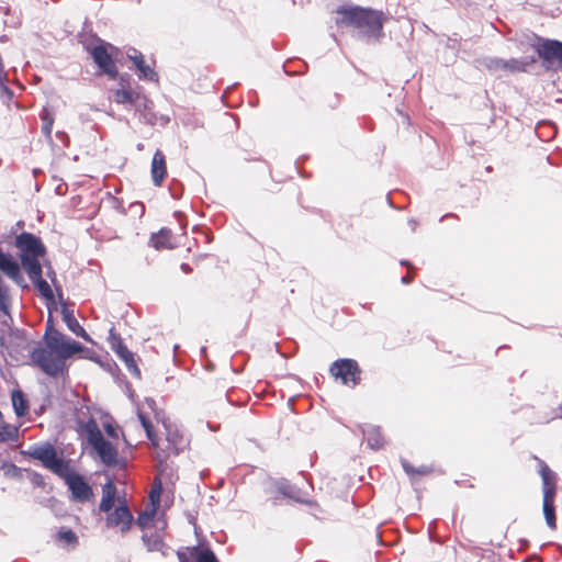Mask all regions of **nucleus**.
<instances>
[{
	"label": "nucleus",
	"instance_id": "1",
	"mask_svg": "<svg viewBox=\"0 0 562 562\" xmlns=\"http://www.w3.org/2000/svg\"><path fill=\"white\" fill-rule=\"evenodd\" d=\"M45 346H40L30 352L32 363L49 376L63 374L66 361L72 355L82 351V346L54 328L48 319L44 335Z\"/></svg>",
	"mask_w": 562,
	"mask_h": 562
},
{
	"label": "nucleus",
	"instance_id": "2",
	"mask_svg": "<svg viewBox=\"0 0 562 562\" xmlns=\"http://www.w3.org/2000/svg\"><path fill=\"white\" fill-rule=\"evenodd\" d=\"M336 25L355 27L366 35L381 36L384 23L382 11L359 5H341L336 9Z\"/></svg>",
	"mask_w": 562,
	"mask_h": 562
},
{
	"label": "nucleus",
	"instance_id": "3",
	"mask_svg": "<svg viewBox=\"0 0 562 562\" xmlns=\"http://www.w3.org/2000/svg\"><path fill=\"white\" fill-rule=\"evenodd\" d=\"M538 461V472L542 481V510L548 527L552 530L557 529L555 517V496L558 488V475L550 467L543 461L535 457Z\"/></svg>",
	"mask_w": 562,
	"mask_h": 562
},
{
	"label": "nucleus",
	"instance_id": "4",
	"mask_svg": "<svg viewBox=\"0 0 562 562\" xmlns=\"http://www.w3.org/2000/svg\"><path fill=\"white\" fill-rule=\"evenodd\" d=\"M79 431L86 435L88 443L93 448L105 465L113 467L117 463V449L110 441L104 439L95 419L90 418L81 423Z\"/></svg>",
	"mask_w": 562,
	"mask_h": 562
},
{
	"label": "nucleus",
	"instance_id": "5",
	"mask_svg": "<svg viewBox=\"0 0 562 562\" xmlns=\"http://www.w3.org/2000/svg\"><path fill=\"white\" fill-rule=\"evenodd\" d=\"M25 454L41 461L46 469L58 476L64 475L66 470H69V463L58 457L56 449L50 443L33 446Z\"/></svg>",
	"mask_w": 562,
	"mask_h": 562
},
{
	"label": "nucleus",
	"instance_id": "6",
	"mask_svg": "<svg viewBox=\"0 0 562 562\" xmlns=\"http://www.w3.org/2000/svg\"><path fill=\"white\" fill-rule=\"evenodd\" d=\"M329 374L344 385L355 387L361 382L362 370L355 359L342 358L330 364Z\"/></svg>",
	"mask_w": 562,
	"mask_h": 562
},
{
	"label": "nucleus",
	"instance_id": "7",
	"mask_svg": "<svg viewBox=\"0 0 562 562\" xmlns=\"http://www.w3.org/2000/svg\"><path fill=\"white\" fill-rule=\"evenodd\" d=\"M186 439L177 429L166 428L165 437H157L153 447L156 450L159 462H164L172 456H178L186 448Z\"/></svg>",
	"mask_w": 562,
	"mask_h": 562
},
{
	"label": "nucleus",
	"instance_id": "8",
	"mask_svg": "<svg viewBox=\"0 0 562 562\" xmlns=\"http://www.w3.org/2000/svg\"><path fill=\"white\" fill-rule=\"evenodd\" d=\"M109 49H115V47L112 44L100 41L98 45L89 49V53L100 74L106 75L109 79L114 80L119 76V70Z\"/></svg>",
	"mask_w": 562,
	"mask_h": 562
},
{
	"label": "nucleus",
	"instance_id": "9",
	"mask_svg": "<svg viewBox=\"0 0 562 562\" xmlns=\"http://www.w3.org/2000/svg\"><path fill=\"white\" fill-rule=\"evenodd\" d=\"M106 514L105 526L108 528H119L122 535L127 533L132 529L134 517L125 498L117 499V506Z\"/></svg>",
	"mask_w": 562,
	"mask_h": 562
},
{
	"label": "nucleus",
	"instance_id": "10",
	"mask_svg": "<svg viewBox=\"0 0 562 562\" xmlns=\"http://www.w3.org/2000/svg\"><path fill=\"white\" fill-rule=\"evenodd\" d=\"M64 479L69 491L71 492V498L78 503H87L93 499L94 494L92 487L85 481V479L71 470H66L64 475H59Z\"/></svg>",
	"mask_w": 562,
	"mask_h": 562
},
{
	"label": "nucleus",
	"instance_id": "11",
	"mask_svg": "<svg viewBox=\"0 0 562 562\" xmlns=\"http://www.w3.org/2000/svg\"><path fill=\"white\" fill-rule=\"evenodd\" d=\"M536 63V59L533 57L526 58V59H518V58H510V59H503V58H488L485 61V67L490 71H503L508 74H516V72H525L531 66Z\"/></svg>",
	"mask_w": 562,
	"mask_h": 562
},
{
	"label": "nucleus",
	"instance_id": "12",
	"mask_svg": "<svg viewBox=\"0 0 562 562\" xmlns=\"http://www.w3.org/2000/svg\"><path fill=\"white\" fill-rule=\"evenodd\" d=\"M31 341L27 339L24 331L20 329H11L8 339L4 337V345L8 350L9 356L19 361L21 358L25 356V352H31L30 350Z\"/></svg>",
	"mask_w": 562,
	"mask_h": 562
},
{
	"label": "nucleus",
	"instance_id": "13",
	"mask_svg": "<svg viewBox=\"0 0 562 562\" xmlns=\"http://www.w3.org/2000/svg\"><path fill=\"white\" fill-rule=\"evenodd\" d=\"M179 562H220L210 547L193 546L177 551Z\"/></svg>",
	"mask_w": 562,
	"mask_h": 562
},
{
	"label": "nucleus",
	"instance_id": "14",
	"mask_svg": "<svg viewBox=\"0 0 562 562\" xmlns=\"http://www.w3.org/2000/svg\"><path fill=\"white\" fill-rule=\"evenodd\" d=\"M536 52L546 64L558 61L562 66V42L558 40H541L536 46Z\"/></svg>",
	"mask_w": 562,
	"mask_h": 562
},
{
	"label": "nucleus",
	"instance_id": "15",
	"mask_svg": "<svg viewBox=\"0 0 562 562\" xmlns=\"http://www.w3.org/2000/svg\"><path fill=\"white\" fill-rule=\"evenodd\" d=\"M16 247L22 255L44 256L45 247L41 239L31 233H22L16 237Z\"/></svg>",
	"mask_w": 562,
	"mask_h": 562
},
{
	"label": "nucleus",
	"instance_id": "16",
	"mask_svg": "<svg viewBox=\"0 0 562 562\" xmlns=\"http://www.w3.org/2000/svg\"><path fill=\"white\" fill-rule=\"evenodd\" d=\"M167 164H166V157L164 153L160 149H157L154 153L153 159H151V166H150V175L153 183L156 187H160L167 177Z\"/></svg>",
	"mask_w": 562,
	"mask_h": 562
},
{
	"label": "nucleus",
	"instance_id": "17",
	"mask_svg": "<svg viewBox=\"0 0 562 562\" xmlns=\"http://www.w3.org/2000/svg\"><path fill=\"white\" fill-rule=\"evenodd\" d=\"M149 245L156 250H161L173 249L177 243L171 229L162 227L157 233L150 235Z\"/></svg>",
	"mask_w": 562,
	"mask_h": 562
},
{
	"label": "nucleus",
	"instance_id": "18",
	"mask_svg": "<svg viewBox=\"0 0 562 562\" xmlns=\"http://www.w3.org/2000/svg\"><path fill=\"white\" fill-rule=\"evenodd\" d=\"M127 57L133 61L136 69L138 70V77L146 80H156L157 74L155 70L146 64L144 55L135 48H132L127 54Z\"/></svg>",
	"mask_w": 562,
	"mask_h": 562
},
{
	"label": "nucleus",
	"instance_id": "19",
	"mask_svg": "<svg viewBox=\"0 0 562 562\" xmlns=\"http://www.w3.org/2000/svg\"><path fill=\"white\" fill-rule=\"evenodd\" d=\"M117 499L116 486L111 480H109L102 485V497L99 504V510L102 513H109L113 509L115 501Z\"/></svg>",
	"mask_w": 562,
	"mask_h": 562
},
{
	"label": "nucleus",
	"instance_id": "20",
	"mask_svg": "<svg viewBox=\"0 0 562 562\" xmlns=\"http://www.w3.org/2000/svg\"><path fill=\"white\" fill-rule=\"evenodd\" d=\"M41 256L21 255V263L30 280L38 279L42 276V266L38 260Z\"/></svg>",
	"mask_w": 562,
	"mask_h": 562
},
{
	"label": "nucleus",
	"instance_id": "21",
	"mask_svg": "<svg viewBox=\"0 0 562 562\" xmlns=\"http://www.w3.org/2000/svg\"><path fill=\"white\" fill-rule=\"evenodd\" d=\"M63 319L66 323L69 330H71L78 337L83 338L87 341H90V337L85 330V328L79 324V322L74 316L72 312L64 308L63 310Z\"/></svg>",
	"mask_w": 562,
	"mask_h": 562
},
{
	"label": "nucleus",
	"instance_id": "22",
	"mask_svg": "<svg viewBox=\"0 0 562 562\" xmlns=\"http://www.w3.org/2000/svg\"><path fill=\"white\" fill-rule=\"evenodd\" d=\"M367 443L374 450L381 449L385 443L380 427H369L363 431Z\"/></svg>",
	"mask_w": 562,
	"mask_h": 562
},
{
	"label": "nucleus",
	"instance_id": "23",
	"mask_svg": "<svg viewBox=\"0 0 562 562\" xmlns=\"http://www.w3.org/2000/svg\"><path fill=\"white\" fill-rule=\"evenodd\" d=\"M158 509H159L158 505L149 503L146 506V508L138 514V516L136 518L137 526L142 530L146 529L154 520Z\"/></svg>",
	"mask_w": 562,
	"mask_h": 562
},
{
	"label": "nucleus",
	"instance_id": "24",
	"mask_svg": "<svg viewBox=\"0 0 562 562\" xmlns=\"http://www.w3.org/2000/svg\"><path fill=\"white\" fill-rule=\"evenodd\" d=\"M137 99L138 94L130 87L113 91V101L117 104H134Z\"/></svg>",
	"mask_w": 562,
	"mask_h": 562
},
{
	"label": "nucleus",
	"instance_id": "25",
	"mask_svg": "<svg viewBox=\"0 0 562 562\" xmlns=\"http://www.w3.org/2000/svg\"><path fill=\"white\" fill-rule=\"evenodd\" d=\"M109 344L112 349V351L120 358L121 355H124L128 351V348L123 342V339L121 338L120 334L115 331L114 327H111L109 330Z\"/></svg>",
	"mask_w": 562,
	"mask_h": 562
},
{
	"label": "nucleus",
	"instance_id": "26",
	"mask_svg": "<svg viewBox=\"0 0 562 562\" xmlns=\"http://www.w3.org/2000/svg\"><path fill=\"white\" fill-rule=\"evenodd\" d=\"M11 401L18 416H24L27 413L29 404L21 390H14L12 392Z\"/></svg>",
	"mask_w": 562,
	"mask_h": 562
},
{
	"label": "nucleus",
	"instance_id": "27",
	"mask_svg": "<svg viewBox=\"0 0 562 562\" xmlns=\"http://www.w3.org/2000/svg\"><path fill=\"white\" fill-rule=\"evenodd\" d=\"M402 467H403L405 473L411 479H415V477H418V476H426V475H428V474H430L432 472V468L431 467L420 465V467L416 468V467L412 465L407 461H403L402 462Z\"/></svg>",
	"mask_w": 562,
	"mask_h": 562
},
{
	"label": "nucleus",
	"instance_id": "28",
	"mask_svg": "<svg viewBox=\"0 0 562 562\" xmlns=\"http://www.w3.org/2000/svg\"><path fill=\"white\" fill-rule=\"evenodd\" d=\"M19 439V427L10 424L0 425V443L16 441Z\"/></svg>",
	"mask_w": 562,
	"mask_h": 562
},
{
	"label": "nucleus",
	"instance_id": "29",
	"mask_svg": "<svg viewBox=\"0 0 562 562\" xmlns=\"http://www.w3.org/2000/svg\"><path fill=\"white\" fill-rule=\"evenodd\" d=\"M119 359L124 362L127 371L132 375H134L136 378H140V370L137 366L134 353L130 349L124 355H121V357Z\"/></svg>",
	"mask_w": 562,
	"mask_h": 562
},
{
	"label": "nucleus",
	"instance_id": "30",
	"mask_svg": "<svg viewBox=\"0 0 562 562\" xmlns=\"http://www.w3.org/2000/svg\"><path fill=\"white\" fill-rule=\"evenodd\" d=\"M31 281L34 283V285L36 286V289L38 290L43 297L47 300L54 299V293L50 289V285L46 280L42 278V276H40L38 279H31Z\"/></svg>",
	"mask_w": 562,
	"mask_h": 562
},
{
	"label": "nucleus",
	"instance_id": "31",
	"mask_svg": "<svg viewBox=\"0 0 562 562\" xmlns=\"http://www.w3.org/2000/svg\"><path fill=\"white\" fill-rule=\"evenodd\" d=\"M138 419H139L140 424H142L143 428L146 431L147 438L150 440L151 446H153L154 441H156V439L158 437L155 434V431H154L153 423L150 422V419L144 413H140V412L138 413Z\"/></svg>",
	"mask_w": 562,
	"mask_h": 562
},
{
	"label": "nucleus",
	"instance_id": "32",
	"mask_svg": "<svg viewBox=\"0 0 562 562\" xmlns=\"http://www.w3.org/2000/svg\"><path fill=\"white\" fill-rule=\"evenodd\" d=\"M162 492V483L159 477H155L149 492V503L160 506V495Z\"/></svg>",
	"mask_w": 562,
	"mask_h": 562
},
{
	"label": "nucleus",
	"instance_id": "33",
	"mask_svg": "<svg viewBox=\"0 0 562 562\" xmlns=\"http://www.w3.org/2000/svg\"><path fill=\"white\" fill-rule=\"evenodd\" d=\"M56 539L71 546H76L78 543V537L71 529L61 528L57 532Z\"/></svg>",
	"mask_w": 562,
	"mask_h": 562
},
{
	"label": "nucleus",
	"instance_id": "34",
	"mask_svg": "<svg viewBox=\"0 0 562 562\" xmlns=\"http://www.w3.org/2000/svg\"><path fill=\"white\" fill-rule=\"evenodd\" d=\"M103 429H104L105 434L108 435V437H110L112 439H119V428L111 422L104 423Z\"/></svg>",
	"mask_w": 562,
	"mask_h": 562
},
{
	"label": "nucleus",
	"instance_id": "35",
	"mask_svg": "<svg viewBox=\"0 0 562 562\" xmlns=\"http://www.w3.org/2000/svg\"><path fill=\"white\" fill-rule=\"evenodd\" d=\"M402 265H407L408 268H409L407 274L402 278V283L403 284H409L414 280V274L412 272L413 267L409 263L405 262V261H403Z\"/></svg>",
	"mask_w": 562,
	"mask_h": 562
},
{
	"label": "nucleus",
	"instance_id": "36",
	"mask_svg": "<svg viewBox=\"0 0 562 562\" xmlns=\"http://www.w3.org/2000/svg\"><path fill=\"white\" fill-rule=\"evenodd\" d=\"M43 120L45 121L44 125H43V131L46 135H49L50 132H52V124H53V119L52 117H48L47 115L43 117Z\"/></svg>",
	"mask_w": 562,
	"mask_h": 562
},
{
	"label": "nucleus",
	"instance_id": "37",
	"mask_svg": "<svg viewBox=\"0 0 562 562\" xmlns=\"http://www.w3.org/2000/svg\"><path fill=\"white\" fill-rule=\"evenodd\" d=\"M33 482L37 485H44V480H43V476L40 475V474H35L34 475V480Z\"/></svg>",
	"mask_w": 562,
	"mask_h": 562
},
{
	"label": "nucleus",
	"instance_id": "38",
	"mask_svg": "<svg viewBox=\"0 0 562 562\" xmlns=\"http://www.w3.org/2000/svg\"><path fill=\"white\" fill-rule=\"evenodd\" d=\"M180 268H181V270H182L184 273H187V274L192 272V268L190 267V265H189V263H182V265L180 266Z\"/></svg>",
	"mask_w": 562,
	"mask_h": 562
},
{
	"label": "nucleus",
	"instance_id": "39",
	"mask_svg": "<svg viewBox=\"0 0 562 562\" xmlns=\"http://www.w3.org/2000/svg\"><path fill=\"white\" fill-rule=\"evenodd\" d=\"M289 486H284L281 491L285 496L293 497L292 494L288 491Z\"/></svg>",
	"mask_w": 562,
	"mask_h": 562
},
{
	"label": "nucleus",
	"instance_id": "40",
	"mask_svg": "<svg viewBox=\"0 0 562 562\" xmlns=\"http://www.w3.org/2000/svg\"><path fill=\"white\" fill-rule=\"evenodd\" d=\"M4 345V334L0 333V347Z\"/></svg>",
	"mask_w": 562,
	"mask_h": 562
}]
</instances>
